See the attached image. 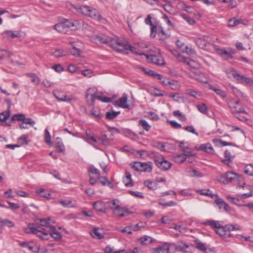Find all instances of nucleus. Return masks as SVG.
<instances>
[{
    "label": "nucleus",
    "mask_w": 253,
    "mask_h": 253,
    "mask_svg": "<svg viewBox=\"0 0 253 253\" xmlns=\"http://www.w3.org/2000/svg\"><path fill=\"white\" fill-rule=\"evenodd\" d=\"M90 41L97 44L105 43L111 46L114 49L115 47L118 45L117 43L118 38L115 37L114 38L110 36H102L98 35H93L90 37Z\"/></svg>",
    "instance_id": "f257e3e1"
},
{
    "label": "nucleus",
    "mask_w": 253,
    "mask_h": 253,
    "mask_svg": "<svg viewBox=\"0 0 253 253\" xmlns=\"http://www.w3.org/2000/svg\"><path fill=\"white\" fill-rule=\"evenodd\" d=\"M145 23L150 26V37L155 38L157 33L161 32L163 35H166L163 29L161 27L160 22L156 19L155 17H147L145 20Z\"/></svg>",
    "instance_id": "f03ea898"
},
{
    "label": "nucleus",
    "mask_w": 253,
    "mask_h": 253,
    "mask_svg": "<svg viewBox=\"0 0 253 253\" xmlns=\"http://www.w3.org/2000/svg\"><path fill=\"white\" fill-rule=\"evenodd\" d=\"M150 158L154 160L156 166L161 170H168L172 166L171 163L165 160L164 156L156 152H152L150 154Z\"/></svg>",
    "instance_id": "7ed1b4c3"
},
{
    "label": "nucleus",
    "mask_w": 253,
    "mask_h": 253,
    "mask_svg": "<svg viewBox=\"0 0 253 253\" xmlns=\"http://www.w3.org/2000/svg\"><path fill=\"white\" fill-rule=\"evenodd\" d=\"M117 43H118V45H117L116 46L117 47H115L114 49L117 50V51L119 52L123 53L125 54H127L129 53V51H130L131 52L135 53V54L139 55H144L145 56L146 54L143 53H138L136 51V49L130 46V45L128 44L127 43H125L124 42H122L119 39H118Z\"/></svg>",
    "instance_id": "20e7f679"
},
{
    "label": "nucleus",
    "mask_w": 253,
    "mask_h": 253,
    "mask_svg": "<svg viewBox=\"0 0 253 253\" xmlns=\"http://www.w3.org/2000/svg\"><path fill=\"white\" fill-rule=\"evenodd\" d=\"M241 178L238 174L233 172H227L218 177L217 180L224 184L234 183Z\"/></svg>",
    "instance_id": "39448f33"
},
{
    "label": "nucleus",
    "mask_w": 253,
    "mask_h": 253,
    "mask_svg": "<svg viewBox=\"0 0 253 253\" xmlns=\"http://www.w3.org/2000/svg\"><path fill=\"white\" fill-rule=\"evenodd\" d=\"M41 236V239L48 240L50 237H52L56 240L60 239L62 237L60 232L57 230L54 226L51 227L49 229H46L42 230Z\"/></svg>",
    "instance_id": "423d86ee"
},
{
    "label": "nucleus",
    "mask_w": 253,
    "mask_h": 253,
    "mask_svg": "<svg viewBox=\"0 0 253 253\" xmlns=\"http://www.w3.org/2000/svg\"><path fill=\"white\" fill-rule=\"evenodd\" d=\"M23 231L27 234H33L37 235L38 237L41 239L42 231L40 230L41 229L38 228L37 225L36 226L34 223H29L27 226L23 227Z\"/></svg>",
    "instance_id": "0eeeda50"
},
{
    "label": "nucleus",
    "mask_w": 253,
    "mask_h": 253,
    "mask_svg": "<svg viewBox=\"0 0 253 253\" xmlns=\"http://www.w3.org/2000/svg\"><path fill=\"white\" fill-rule=\"evenodd\" d=\"M172 53L174 56L176 57L178 61L183 62L192 68H196L197 67V63L196 62L193 60L183 57L176 51H172Z\"/></svg>",
    "instance_id": "6e6552de"
},
{
    "label": "nucleus",
    "mask_w": 253,
    "mask_h": 253,
    "mask_svg": "<svg viewBox=\"0 0 253 253\" xmlns=\"http://www.w3.org/2000/svg\"><path fill=\"white\" fill-rule=\"evenodd\" d=\"M112 136L113 134L111 131H104L102 132L101 137L98 138V140L104 145L108 146L110 144V141L113 140Z\"/></svg>",
    "instance_id": "1a4fd4ad"
},
{
    "label": "nucleus",
    "mask_w": 253,
    "mask_h": 253,
    "mask_svg": "<svg viewBox=\"0 0 253 253\" xmlns=\"http://www.w3.org/2000/svg\"><path fill=\"white\" fill-rule=\"evenodd\" d=\"M96 89L94 87L88 88L86 92L85 98L89 105H92L96 99Z\"/></svg>",
    "instance_id": "9d476101"
},
{
    "label": "nucleus",
    "mask_w": 253,
    "mask_h": 253,
    "mask_svg": "<svg viewBox=\"0 0 253 253\" xmlns=\"http://www.w3.org/2000/svg\"><path fill=\"white\" fill-rule=\"evenodd\" d=\"M67 29H71L72 30H75L80 28L82 27V23L78 20H69L67 19H63Z\"/></svg>",
    "instance_id": "9b49d317"
},
{
    "label": "nucleus",
    "mask_w": 253,
    "mask_h": 253,
    "mask_svg": "<svg viewBox=\"0 0 253 253\" xmlns=\"http://www.w3.org/2000/svg\"><path fill=\"white\" fill-rule=\"evenodd\" d=\"M172 248H174L173 244L166 243L162 247L154 248L153 250L154 253H173V251L171 250Z\"/></svg>",
    "instance_id": "f8f14e48"
},
{
    "label": "nucleus",
    "mask_w": 253,
    "mask_h": 253,
    "mask_svg": "<svg viewBox=\"0 0 253 253\" xmlns=\"http://www.w3.org/2000/svg\"><path fill=\"white\" fill-rule=\"evenodd\" d=\"M230 108L233 113L246 114L242 104L239 101L231 103Z\"/></svg>",
    "instance_id": "ddd939ff"
},
{
    "label": "nucleus",
    "mask_w": 253,
    "mask_h": 253,
    "mask_svg": "<svg viewBox=\"0 0 253 253\" xmlns=\"http://www.w3.org/2000/svg\"><path fill=\"white\" fill-rule=\"evenodd\" d=\"M228 224L223 226L221 224L216 229V233L220 236L225 238H229L231 237V233L227 229Z\"/></svg>",
    "instance_id": "4468645a"
},
{
    "label": "nucleus",
    "mask_w": 253,
    "mask_h": 253,
    "mask_svg": "<svg viewBox=\"0 0 253 253\" xmlns=\"http://www.w3.org/2000/svg\"><path fill=\"white\" fill-rule=\"evenodd\" d=\"M145 56H146L148 60L153 64L160 66L163 65L165 64L163 58L159 55H146Z\"/></svg>",
    "instance_id": "2eb2a0df"
},
{
    "label": "nucleus",
    "mask_w": 253,
    "mask_h": 253,
    "mask_svg": "<svg viewBox=\"0 0 253 253\" xmlns=\"http://www.w3.org/2000/svg\"><path fill=\"white\" fill-rule=\"evenodd\" d=\"M248 20L246 19L242 20L238 18V17H233L228 20V25L229 27H233L240 24L246 25L248 24Z\"/></svg>",
    "instance_id": "dca6fc26"
},
{
    "label": "nucleus",
    "mask_w": 253,
    "mask_h": 253,
    "mask_svg": "<svg viewBox=\"0 0 253 253\" xmlns=\"http://www.w3.org/2000/svg\"><path fill=\"white\" fill-rule=\"evenodd\" d=\"M78 12L85 16H96V10L89 6H83L79 10Z\"/></svg>",
    "instance_id": "f3484780"
},
{
    "label": "nucleus",
    "mask_w": 253,
    "mask_h": 253,
    "mask_svg": "<svg viewBox=\"0 0 253 253\" xmlns=\"http://www.w3.org/2000/svg\"><path fill=\"white\" fill-rule=\"evenodd\" d=\"M113 213L115 216L119 217L126 216L130 213L127 208L126 207H121V206L116 209V210Z\"/></svg>",
    "instance_id": "a211bd4d"
},
{
    "label": "nucleus",
    "mask_w": 253,
    "mask_h": 253,
    "mask_svg": "<svg viewBox=\"0 0 253 253\" xmlns=\"http://www.w3.org/2000/svg\"><path fill=\"white\" fill-rule=\"evenodd\" d=\"M53 94L54 97L59 101L70 102L71 98L70 96L57 90H53Z\"/></svg>",
    "instance_id": "6ab92c4d"
},
{
    "label": "nucleus",
    "mask_w": 253,
    "mask_h": 253,
    "mask_svg": "<svg viewBox=\"0 0 253 253\" xmlns=\"http://www.w3.org/2000/svg\"><path fill=\"white\" fill-rule=\"evenodd\" d=\"M93 208L98 211L105 213L107 211L106 203L101 201H97L92 204Z\"/></svg>",
    "instance_id": "aec40b11"
},
{
    "label": "nucleus",
    "mask_w": 253,
    "mask_h": 253,
    "mask_svg": "<svg viewBox=\"0 0 253 253\" xmlns=\"http://www.w3.org/2000/svg\"><path fill=\"white\" fill-rule=\"evenodd\" d=\"M58 203L61 204L65 208H73L78 206L77 203L75 200H70L68 199L60 200L58 201Z\"/></svg>",
    "instance_id": "412c9836"
},
{
    "label": "nucleus",
    "mask_w": 253,
    "mask_h": 253,
    "mask_svg": "<svg viewBox=\"0 0 253 253\" xmlns=\"http://www.w3.org/2000/svg\"><path fill=\"white\" fill-rule=\"evenodd\" d=\"M127 96L124 94L123 96L119 99L115 101V104L124 108L129 109V105L126 103Z\"/></svg>",
    "instance_id": "4be33fe9"
},
{
    "label": "nucleus",
    "mask_w": 253,
    "mask_h": 253,
    "mask_svg": "<svg viewBox=\"0 0 253 253\" xmlns=\"http://www.w3.org/2000/svg\"><path fill=\"white\" fill-rule=\"evenodd\" d=\"M235 80L239 84H252L253 82V81L249 78L245 76L244 75H242L238 73L237 74Z\"/></svg>",
    "instance_id": "5701e85b"
},
{
    "label": "nucleus",
    "mask_w": 253,
    "mask_h": 253,
    "mask_svg": "<svg viewBox=\"0 0 253 253\" xmlns=\"http://www.w3.org/2000/svg\"><path fill=\"white\" fill-rule=\"evenodd\" d=\"M54 28L59 33L66 34L68 31V29L64 24L63 19L58 24L54 26Z\"/></svg>",
    "instance_id": "b1692460"
},
{
    "label": "nucleus",
    "mask_w": 253,
    "mask_h": 253,
    "mask_svg": "<svg viewBox=\"0 0 253 253\" xmlns=\"http://www.w3.org/2000/svg\"><path fill=\"white\" fill-rule=\"evenodd\" d=\"M50 220V218L48 217L47 218L42 219L40 220L41 226L37 225L38 228H40L42 230H40L41 231H42V230L46 229H49L51 227H53V226L50 225L49 221Z\"/></svg>",
    "instance_id": "393cba45"
},
{
    "label": "nucleus",
    "mask_w": 253,
    "mask_h": 253,
    "mask_svg": "<svg viewBox=\"0 0 253 253\" xmlns=\"http://www.w3.org/2000/svg\"><path fill=\"white\" fill-rule=\"evenodd\" d=\"M215 203L219 209H223L224 211H227L229 210V206L221 198H218L215 199Z\"/></svg>",
    "instance_id": "a878e982"
},
{
    "label": "nucleus",
    "mask_w": 253,
    "mask_h": 253,
    "mask_svg": "<svg viewBox=\"0 0 253 253\" xmlns=\"http://www.w3.org/2000/svg\"><path fill=\"white\" fill-rule=\"evenodd\" d=\"M174 245V248H172L171 250L173 251V253L175 252V250L178 251H182L184 252H188V251L187 250L189 247V246L184 242H180L179 243V244L177 246H175Z\"/></svg>",
    "instance_id": "bb28decb"
},
{
    "label": "nucleus",
    "mask_w": 253,
    "mask_h": 253,
    "mask_svg": "<svg viewBox=\"0 0 253 253\" xmlns=\"http://www.w3.org/2000/svg\"><path fill=\"white\" fill-rule=\"evenodd\" d=\"M123 182L127 187L132 186L133 183L131 179V175L129 172L126 171L125 176L123 177Z\"/></svg>",
    "instance_id": "cd10ccee"
},
{
    "label": "nucleus",
    "mask_w": 253,
    "mask_h": 253,
    "mask_svg": "<svg viewBox=\"0 0 253 253\" xmlns=\"http://www.w3.org/2000/svg\"><path fill=\"white\" fill-rule=\"evenodd\" d=\"M36 192L40 196L45 198L46 200H49L50 199V193L44 189H38L36 190Z\"/></svg>",
    "instance_id": "c85d7f7f"
},
{
    "label": "nucleus",
    "mask_w": 253,
    "mask_h": 253,
    "mask_svg": "<svg viewBox=\"0 0 253 253\" xmlns=\"http://www.w3.org/2000/svg\"><path fill=\"white\" fill-rule=\"evenodd\" d=\"M208 87L210 89H211L213 91H214L217 95H219L222 98H224L226 96V93L223 90L216 87L215 86H214L213 85H212L211 84H208Z\"/></svg>",
    "instance_id": "c756f323"
},
{
    "label": "nucleus",
    "mask_w": 253,
    "mask_h": 253,
    "mask_svg": "<svg viewBox=\"0 0 253 253\" xmlns=\"http://www.w3.org/2000/svg\"><path fill=\"white\" fill-rule=\"evenodd\" d=\"M153 164L151 162L141 163V171L150 172L152 171Z\"/></svg>",
    "instance_id": "7c9ffc66"
},
{
    "label": "nucleus",
    "mask_w": 253,
    "mask_h": 253,
    "mask_svg": "<svg viewBox=\"0 0 253 253\" xmlns=\"http://www.w3.org/2000/svg\"><path fill=\"white\" fill-rule=\"evenodd\" d=\"M107 204L109 205L110 208L112 211L113 212L120 206V201L117 199L109 201L107 202Z\"/></svg>",
    "instance_id": "2f4dec72"
},
{
    "label": "nucleus",
    "mask_w": 253,
    "mask_h": 253,
    "mask_svg": "<svg viewBox=\"0 0 253 253\" xmlns=\"http://www.w3.org/2000/svg\"><path fill=\"white\" fill-rule=\"evenodd\" d=\"M8 39H13L15 37L20 38L21 37L20 32H12L10 31H5L3 33Z\"/></svg>",
    "instance_id": "473e14b6"
},
{
    "label": "nucleus",
    "mask_w": 253,
    "mask_h": 253,
    "mask_svg": "<svg viewBox=\"0 0 253 253\" xmlns=\"http://www.w3.org/2000/svg\"><path fill=\"white\" fill-rule=\"evenodd\" d=\"M227 199L231 203L238 206H242V201L237 197H233L230 196L226 197Z\"/></svg>",
    "instance_id": "72a5a7b5"
},
{
    "label": "nucleus",
    "mask_w": 253,
    "mask_h": 253,
    "mask_svg": "<svg viewBox=\"0 0 253 253\" xmlns=\"http://www.w3.org/2000/svg\"><path fill=\"white\" fill-rule=\"evenodd\" d=\"M90 235L94 238L101 239L103 238V234L99 231V229L94 228L90 232Z\"/></svg>",
    "instance_id": "f704fd0d"
},
{
    "label": "nucleus",
    "mask_w": 253,
    "mask_h": 253,
    "mask_svg": "<svg viewBox=\"0 0 253 253\" xmlns=\"http://www.w3.org/2000/svg\"><path fill=\"white\" fill-rule=\"evenodd\" d=\"M55 145L56 148L58 149L59 151L61 153H64L65 148L62 142L61 139L59 137L56 138L55 142Z\"/></svg>",
    "instance_id": "c9c22d12"
},
{
    "label": "nucleus",
    "mask_w": 253,
    "mask_h": 253,
    "mask_svg": "<svg viewBox=\"0 0 253 253\" xmlns=\"http://www.w3.org/2000/svg\"><path fill=\"white\" fill-rule=\"evenodd\" d=\"M152 152L148 153V152L144 150H137L134 152V154L136 156V157L141 158H144L146 156L149 157L150 158V154Z\"/></svg>",
    "instance_id": "e433bc0d"
},
{
    "label": "nucleus",
    "mask_w": 253,
    "mask_h": 253,
    "mask_svg": "<svg viewBox=\"0 0 253 253\" xmlns=\"http://www.w3.org/2000/svg\"><path fill=\"white\" fill-rule=\"evenodd\" d=\"M139 125L147 131H148L151 128V126L144 119H141L139 121Z\"/></svg>",
    "instance_id": "4c0bfd02"
},
{
    "label": "nucleus",
    "mask_w": 253,
    "mask_h": 253,
    "mask_svg": "<svg viewBox=\"0 0 253 253\" xmlns=\"http://www.w3.org/2000/svg\"><path fill=\"white\" fill-rule=\"evenodd\" d=\"M158 203L161 206L166 207H174L177 205L176 203L175 202L171 201L169 202H166L165 200L163 199H160L158 201Z\"/></svg>",
    "instance_id": "58836bf2"
},
{
    "label": "nucleus",
    "mask_w": 253,
    "mask_h": 253,
    "mask_svg": "<svg viewBox=\"0 0 253 253\" xmlns=\"http://www.w3.org/2000/svg\"><path fill=\"white\" fill-rule=\"evenodd\" d=\"M142 245H148L153 242V239L148 236H144L139 239Z\"/></svg>",
    "instance_id": "ea45409f"
},
{
    "label": "nucleus",
    "mask_w": 253,
    "mask_h": 253,
    "mask_svg": "<svg viewBox=\"0 0 253 253\" xmlns=\"http://www.w3.org/2000/svg\"><path fill=\"white\" fill-rule=\"evenodd\" d=\"M213 142L214 143L215 145L219 146H232L233 144L232 143L228 142L226 141H222L219 139H213Z\"/></svg>",
    "instance_id": "a19ab883"
},
{
    "label": "nucleus",
    "mask_w": 253,
    "mask_h": 253,
    "mask_svg": "<svg viewBox=\"0 0 253 253\" xmlns=\"http://www.w3.org/2000/svg\"><path fill=\"white\" fill-rule=\"evenodd\" d=\"M207 225H210L211 228L216 229L221 225V223L219 221L213 220H207Z\"/></svg>",
    "instance_id": "79ce46f5"
},
{
    "label": "nucleus",
    "mask_w": 253,
    "mask_h": 253,
    "mask_svg": "<svg viewBox=\"0 0 253 253\" xmlns=\"http://www.w3.org/2000/svg\"><path fill=\"white\" fill-rule=\"evenodd\" d=\"M186 158L183 154L173 156V161L177 163H183L186 160Z\"/></svg>",
    "instance_id": "37998d69"
},
{
    "label": "nucleus",
    "mask_w": 253,
    "mask_h": 253,
    "mask_svg": "<svg viewBox=\"0 0 253 253\" xmlns=\"http://www.w3.org/2000/svg\"><path fill=\"white\" fill-rule=\"evenodd\" d=\"M237 73V72L233 68H229L226 71V74L229 78H233L235 79Z\"/></svg>",
    "instance_id": "c03bdc74"
},
{
    "label": "nucleus",
    "mask_w": 253,
    "mask_h": 253,
    "mask_svg": "<svg viewBox=\"0 0 253 253\" xmlns=\"http://www.w3.org/2000/svg\"><path fill=\"white\" fill-rule=\"evenodd\" d=\"M69 52L75 57H80L81 55V51L75 46L69 49Z\"/></svg>",
    "instance_id": "a18cd8bd"
},
{
    "label": "nucleus",
    "mask_w": 253,
    "mask_h": 253,
    "mask_svg": "<svg viewBox=\"0 0 253 253\" xmlns=\"http://www.w3.org/2000/svg\"><path fill=\"white\" fill-rule=\"evenodd\" d=\"M119 114L120 112L109 111L106 113V118L108 119L112 120L115 118Z\"/></svg>",
    "instance_id": "49530a36"
},
{
    "label": "nucleus",
    "mask_w": 253,
    "mask_h": 253,
    "mask_svg": "<svg viewBox=\"0 0 253 253\" xmlns=\"http://www.w3.org/2000/svg\"><path fill=\"white\" fill-rule=\"evenodd\" d=\"M224 157H225V159L222 160V162L225 164L229 165L230 161L231 159V155L230 152L228 150H226L225 151Z\"/></svg>",
    "instance_id": "de8ad7c7"
},
{
    "label": "nucleus",
    "mask_w": 253,
    "mask_h": 253,
    "mask_svg": "<svg viewBox=\"0 0 253 253\" xmlns=\"http://www.w3.org/2000/svg\"><path fill=\"white\" fill-rule=\"evenodd\" d=\"M28 76L31 78L32 82L36 85H38L39 84V83L40 82V79L36 75V74H29Z\"/></svg>",
    "instance_id": "09e8293b"
},
{
    "label": "nucleus",
    "mask_w": 253,
    "mask_h": 253,
    "mask_svg": "<svg viewBox=\"0 0 253 253\" xmlns=\"http://www.w3.org/2000/svg\"><path fill=\"white\" fill-rule=\"evenodd\" d=\"M195 247L196 249H199L203 252H205L206 251V246L201 241L196 240L195 242Z\"/></svg>",
    "instance_id": "8fccbe9b"
},
{
    "label": "nucleus",
    "mask_w": 253,
    "mask_h": 253,
    "mask_svg": "<svg viewBox=\"0 0 253 253\" xmlns=\"http://www.w3.org/2000/svg\"><path fill=\"white\" fill-rule=\"evenodd\" d=\"M151 93L156 96H163V92L160 89L156 87H152L151 88Z\"/></svg>",
    "instance_id": "3c124183"
},
{
    "label": "nucleus",
    "mask_w": 253,
    "mask_h": 253,
    "mask_svg": "<svg viewBox=\"0 0 253 253\" xmlns=\"http://www.w3.org/2000/svg\"><path fill=\"white\" fill-rule=\"evenodd\" d=\"M168 85L170 86V88L172 90H177L180 87V85L178 83V82L172 81L171 82L169 81V83Z\"/></svg>",
    "instance_id": "603ef678"
},
{
    "label": "nucleus",
    "mask_w": 253,
    "mask_h": 253,
    "mask_svg": "<svg viewBox=\"0 0 253 253\" xmlns=\"http://www.w3.org/2000/svg\"><path fill=\"white\" fill-rule=\"evenodd\" d=\"M3 225H6L8 227H11L14 226V224L11 221L7 219H5L4 220H1L0 222V226H2Z\"/></svg>",
    "instance_id": "864d4df0"
},
{
    "label": "nucleus",
    "mask_w": 253,
    "mask_h": 253,
    "mask_svg": "<svg viewBox=\"0 0 253 253\" xmlns=\"http://www.w3.org/2000/svg\"><path fill=\"white\" fill-rule=\"evenodd\" d=\"M96 99L104 102H110L112 101L111 98L107 97L102 94H96Z\"/></svg>",
    "instance_id": "5fc2aeb1"
},
{
    "label": "nucleus",
    "mask_w": 253,
    "mask_h": 253,
    "mask_svg": "<svg viewBox=\"0 0 253 253\" xmlns=\"http://www.w3.org/2000/svg\"><path fill=\"white\" fill-rule=\"evenodd\" d=\"M207 197L211 198L214 201H215L216 199L219 198L216 192H213L210 189H207Z\"/></svg>",
    "instance_id": "6e6d98bb"
},
{
    "label": "nucleus",
    "mask_w": 253,
    "mask_h": 253,
    "mask_svg": "<svg viewBox=\"0 0 253 253\" xmlns=\"http://www.w3.org/2000/svg\"><path fill=\"white\" fill-rule=\"evenodd\" d=\"M245 172L250 176L253 175V165L249 164L246 166L245 169Z\"/></svg>",
    "instance_id": "4d7b16f0"
},
{
    "label": "nucleus",
    "mask_w": 253,
    "mask_h": 253,
    "mask_svg": "<svg viewBox=\"0 0 253 253\" xmlns=\"http://www.w3.org/2000/svg\"><path fill=\"white\" fill-rule=\"evenodd\" d=\"M51 55L55 57H60L64 56V52L62 50L56 49L52 52Z\"/></svg>",
    "instance_id": "13d9d810"
},
{
    "label": "nucleus",
    "mask_w": 253,
    "mask_h": 253,
    "mask_svg": "<svg viewBox=\"0 0 253 253\" xmlns=\"http://www.w3.org/2000/svg\"><path fill=\"white\" fill-rule=\"evenodd\" d=\"M44 141L47 144H49L51 143V136H50L49 132L48 131V129L46 128L44 130Z\"/></svg>",
    "instance_id": "bf43d9fd"
},
{
    "label": "nucleus",
    "mask_w": 253,
    "mask_h": 253,
    "mask_svg": "<svg viewBox=\"0 0 253 253\" xmlns=\"http://www.w3.org/2000/svg\"><path fill=\"white\" fill-rule=\"evenodd\" d=\"M147 117L153 121H157L159 119V116L156 113L152 112H148Z\"/></svg>",
    "instance_id": "052dcab7"
},
{
    "label": "nucleus",
    "mask_w": 253,
    "mask_h": 253,
    "mask_svg": "<svg viewBox=\"0 0 253 253\" xmlns=\"http://www.w3.org/2000/svg\"><path fill=\"white\" fill-rule=\"evenodd\" d=\"M10 115L9 111L3 112L0 114V120L2 122L5 121Z\"/></svg>",
    "instance_id": "680f3d73"
},
{
    "label": "nucleus",
    "mask_w": 253,
    "mask_h": 253,
    "mask_svg": "<svg viewBox=\"0 0 253 253\" xmlns=\"http://www.w3.org/2000/svg\"><path fill=\"white\" fill-rule=\"evenodd\" d=\"M25 117V115L22 114H15L12 116V120L22 121L23 122Z\"/></svg>",
    "instance_id": "e2e57ef3"
},
{
    "label": "nucleus",
    "mask_w": 253,
    "mask_h": 253,
    "mask_svg": "<svg viewBox=\"0 0 253 253\" xmlns=\"http://www.w3.org/2000/svg\"><path fill=\"white\" fill-rule=\"evenodd\" d=\"M187 147L182 148V152H183V155L184 156V157H190L195 155V154H194L192 151H188L187 150Z\"/></svg>",
    "instance_id": "0e129e2a"
},
{
    "label": "nucleus",
    "mask_w": 253,
    "mask_h": 253,
    "mask_svg": "<svg viewBox=\"0 0 253 253\" xmlns=\"http://www.w3.org/2000/svg\"><path fill=\"white\" fill-rule=\"evenodd\" d=\"M197 45L200 48L204 49L206 46V41L202 39H198L196 42Z\"/></svg>",
    "instance_id": "69168bd1"
},
{
    "label": "nucleus",
    "mask_w": 253,
    "mask_h": 253,
    "mask_svg": "<svg viewBox=\"0 0 253 253\" xmlns=\"http://www.w3.org/2000/svg\"><path fill=\"white\" fill-rule=\"evenodd\" d=\"M144 184L150 189H153L156 186V185L154 182L149 180L145 181Z\"/></svg>",
    "instance_id": "338daca9"
},
{
    "label": "nucleus",
    "mask_w": 253,
    "mask_h": 253,
    "mask_svg": "<svg viewBox=\"0 0 253 253\" xmlns=\"http://www.w3.org/2000/svg\"><path fill=\"white\" fill-rule=\"evenodd\" d=\"M227 229L229 230V232L230 233L231 231H239L240 230L241 228L238 225H234L233 224H228Z\"/></svg>",
    "instance_id": "774afa93"
}]
</instances>
